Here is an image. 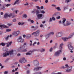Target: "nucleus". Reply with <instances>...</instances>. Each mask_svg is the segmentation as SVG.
Returning <instances> with one entry per match:
<instances>
[{
    "instance_id": "14",
    "label": "nucleus",
    "mask_w": 74,
    "mask_h": 74,
    "mask_svg": "<svg viewBox=\"0 0 74 74\" xmlns=\"http://www.w3.org/2000/svg\"><path fill=\"white\" fill-rule=\"evenodd\" d=\"M0 29H3V28H7L8 27L5 25H0Z\"/></svg>"
},
{
    "instance_id": "35",
    "label": "nucleus",
    "mask_w": 74,
    "mask_h": 74,
    "mask_svg": "<svg viewBox=\"0 0 74 74\" xmlns=\"http://www.w3.org/2000/svg\"><path fill=\"white\" fill-rule=\"evenodd\" d=\"M10 5H11V4H8L6 5V6L7 7H8L10 6Z\"/></svg>"
},
{
    "instance_id": "55",
    "label": "nucleus",
    "mask_w": 74,
    "mask_h": 74,
    "mask_svg": "<svg viewBox=\"0 0 74 74\" xmlns=\"http://www.w3.org/2000/svg\"><path fill=\"white\" fill-rule=\"evenodd\" d=\"M15 70L14 69H13L12 70V73H14L15 72Z\"/></svg>"
},
{
    "instance_id": "58",
    "label": "nucleus",
    "mask_w": 74,
    "mask_h": 74,
    "mask_svg": "<svg viewBox=\"0 0 74 74\" xmlns=\"http://www.w3.org/2000/svg\"><path fill=\"white\" fill-rule=\"evenodd\" d=\"M50 52H52V48H51L50 49Z\"/></svg>"
},
{
    "instance_id": "18",
    "label": "nucleus",
    "mask_w": 74,
    "mask_h": 74,
    "mask_svg": "<svg viewBox=\"0 0 74 74\" xmlns=\"http://www.w3.org/2000/svg\"><path fill=\"white\" fill-rule=\"evenodd\" d=\"M25 48V46L24 45H23L22 46H21L19 48H18V51H21V49H24Z\"/></svg>"
},
{
    "instance_id": "13",
    "label": "nucleus",
    "mask_w": 74,
    "mask_h": 74,
    "mask_svg": "<svg viewBox=\"0 0 74 74\" xmlns=\"http://www.w3.org/2000/svg\"><path fill=\"white\" fill-rule=\"evenodd\" d=\"M62 33L61 32H60L56 34V36L57 37H60L62 36Z\"/></svg>"
},
{
    "instance_id": "26",
    "label": "nucleus",
    "mask_w": 74,
    "mask_h": 74,
    "mask_svg": "<svg viewBox=\"0 0 74 74\" xmlns=\"http://www.w3.org/2000/svg\"><path fill=\"white\" fill-rule=\"evenodd\" d=\"M55 8L56 9H57V10L58 11H61V9H60V7H58L57 8Z\"/></svg>"
},
{
    "instance_id": "24",
    "label": "nucleus",
    "mask_w": 74,
    "mask_h": 74,
    "mask_svg": "<svg viewBox=\"0 0 74 74\" xmlns=\"http://www.w3.org/2000/svg\"><path fill=\"white\" fill-rule=\"evenodd\" d=\"M0 10H5V8L3 6L2 7L0 8Z\"/></svg>"
},
{
    "instance_id": "9",
    "label": "nucleus",
    "mask_w": 74,
    "mask_h": 74,
    "mask_svg": "<svg viewBox=\"0 0 74 74\" xmlns=\"http://www.w3.org/2000/svg\"><path fill=\"white\" fill-rule=\"evenodd\" d=\"M60 53H62V50H61L55 53V55L56 56H58Z\"/></svg>"
},
{
    "instance_id": "57",
    "label": "nucleus",
    "mask_w": 74,
    "mask_h": 74,
    "mask_svg": "<svg viewBox=\"0 0 74 74\" xmlns=\"http://www.w3.org/2000/svg\"><path fill=\"white\" fill-rule=\"evenodd\" d=\"M30 22H31L32 23H34V21L33 20H31V21Z\"/></svg>"
},
{
    "instance_id": "15",
    "label": "nucleus",
    "mask_w": 74,
    "mask_h": 74,
    "mask_svg": "<svg viewBox=\"0 0 74 74\" xmlns=\"http://www.w3.org/2000/svg\"><path fill=\"white\" fill-rule=\"evenodd\" d=\"M32 35H34V37H36L37 36V31L34 32L31 34Z\"/></svg>"
},
{
    "instance_id": "6",
    "label": "nucleus",
    "mask_w": 74,
    "mask_h": 74,
    "mask_svg": "<svg viewBox=\"0 0 74 74\" xmlns=\"http://www.w3.org/2000/svg\"><path fill=\"white\" fill-rule=\"evenodd\" d=\"M19 34V31H14L12 34L15 37H16Z\"/></svg>"
},
{
    "instance_id": "61",
    "label": "nucleus",
    "mask_w": 74,
    "mask_h": 74,
    "mask_svg": "<svg viewBox=\"0 0 74 74\" xmlns=\"http://www.w3.org/2000/svg\"><path fill=\"white\" fill-rule=\"evenodd\" d=\"M31 28H32V29H34L35 27L34 26H31Z\"/></svg>"
},
{
    "instance_id": "23",
    "label": "nucleus",
    "mask_w": 74,
    "mask_h": 74,
    "mask_svg": "<svg viewBox=\"0 0 74 74\" xmlns=\"http://www.w3.org/2000/svg\"><path fill=\"white\" fill-rule=\"evenodd\" d=\"M42 68V66H38L37 67V71H39L41 70V69Z\"/></svg>"
},
{
    "instance_id": "34",
    "label": "nucleus",
    "mask_w": 74,
    "mask_h": 74,
    "mask_svg": "<svg viewBox=\"0 0 74 74\" xmlns=\"http://www.w3.org/2000/svg\"><path fill=\"white\" fill-rule=\"evenodd\" d=\"M9 38V36H7L5 38V40H8V38Z\"/></svg>"
},
{
    "instance_id": "54",
    "label": "nucleus",
    "mask_w": 74,
    "mask_h": 74,
    "mask_svg": "<svg viewBox=\"0 0 74 74\" xmlns=\"http://www.w3.org/2000/svg\"><path fill=\"white\" fill-rule=\"evenodd\" d=\"M32 20H31V19L30 18H29L28 19L27 21H28V22H30Z\"/></svg>"
},
{
    "instance_id": "25",
    "label": "nucleus",
    "mask_w": 74,
    "mask_h": 74,
    "mask_svg": "<svg viewBox=\"0 0 74 74\" xmlns=\"http://www.w3.org/2000/svg\"><path fill=\"white\" fill-rule=\"evenodd\" d=\"M5 44H6V43H5L4 42H2L0 43V45L1 46L2 45L3 47H4V46H5Z\"/></svg>"
},
{
    "instance_id": "40",
    "label": "nucleus",
    "mask_w": 74,
    "mask_h": 74,
    "mask_svg": "<svg viewBox=\"0 0 74 74\" xmlns=\"http://www.w3.org/2000/svg\"><path fill=\"white\" fill-rule=\"evenodd\" d=\"M16 21V20L15 18H14L12 20V22H15Z\"/></svg>"
},
{
    "instance_id": "48",
    "label": "nucleus",
    "mask_w": 74,
    "mask_h": 74,
    "mask_svg": "<svg viewBox=\"0 0 74 74\" xmlns=\"http://www.w3.org/2000/svg\"><path fill=\"white\" fill-rule=\"evenodd\" d=\"M50 35L52 34V35H53L54 34V32H51L50 33Z\"/></svg>"
},
{
    "instance_id": "12",
    "label": "nucleus",
    "mask_w": 74,
    "mask_h": 74,
    "mask_svg": "<svg viewBox=\"0 0 74 74\" xmlns=\"http://www.w3.org/2000/svg\"><path fill=\"white\" fill-rule=\"evenodd\" d=\"M66 72H70L72 71V66H71L66 69Z\"/></svg>"
},
{
    "instance_id": "42",
    "label": "nucleus",
    "mask_w": 74,
    "mask_h": 74,
    "mask_svg": "<svg viewBox=\"0 0 74 74\" xmlns=\"http://www.w3.org/2000/svg\"><path fill=\"white\" fill-rule=\"evenodd\" d=\"M0 66L1 67V69H3L4 68V66H2V64L1 63H0Z\"/></svg>"
},
{
    "instance_id": "51",
    "label": "nucleus",
    "mask_w": 74,
    "mask_h": 74,
    "mask_svg": "<svg viewBox=\"0 0 74 74\" xmlns=\"http://www.w3.org/2000/svg\"><path fill=\"white\" fill-rule=\"evenodd\" d=\"M11 68H12V69H15V66H11Z\"/></svg>"
},
{
    "instance_id": "22",
    "label": "nucleus",
    "mask_w": 74,
    "mask_h": 74,
    "mask_svg": "<svg viewBox=\"0 0 74 74\" xmlns=\"http://www.w3.org/2000/svg\"><path fill=\"white\" fill-rule=\"evenodd\" d=\"M50 36H51V34H50V33L46 35H45V37L46 38H48V37H49Z\"/></svg>"
},
{
    "instance_id": "17",
    "label": "nucleus",
    "mask_w": 74,
    "mask_h": 74,
    "mask_svg": "<svg viewBox=\"0 0 74 74\" xmlns=\"http://www.w3.org/2000/svg\"><path fill=\"white\" fill-rule=\"evenodd\" d=\"M20 3L19 0H16L15 2L13 4V5H16V4H19Z\"/></svg>"
},
{
    "instance_id": "5",
    "label": "nucleus",
    "mask_w": 74,
    "mask_h": 74,
    "mask_svg": "<svg viewBox=\"0 0 74 74\" xmlns=\"http://www.w3.org/2000/svg\"><path fill=\"white\" fill-rule=\"evenodd\" d=\"M67 46L69 50H73V47L71 45V43H69L68 44Z\"/></svg>"
},
{
    "instance_id": "3",
    "label": "nucleus",
    "mask_w": 74,
    "mask_h": 74,
    "mask_svg": "<svg viewBox=\"0 0 74 74\" xmlns=\"http://www.w3.org/2000/svg\"><path fill=\"white\" fill-rule=\"evenodd\" d=\"M8 52L9 53V55H14V54H16V51H14L12 50L8 51Z\"/></svg>"
},
{
    "instance_id": "30",
    "label": "nucleus",
    "mask_w": 74,
    "mask_h": 74,
    "mask_svg": "<svg viewBox=\"0 0 74 74\" xmlns=\"http://www.w3.org/2000/svg\"><path fill=\"white\" fill-rule=\"evenodd\" d=\"M35 51H37V49H34L32 51H30V52L31 53H32L33 52H35Z\"/></svg>"
},
{
    "instance_id": "37",
    "label": "nucleus",
    "mask_w": 74,
    "mask_h": 74,
    "mask_svg": "<svg viewBox=\"0 0 74 74\" xmlns=\"http://www.w3.org/2000/svg\"><path fill=\"white\" fill-rule=\"evenodd\" d=\"M70 1H71V0H66L65 2L66 3H69V2H70Z\"/></svg>"
},
{
    "instance_id": "46",
    "label": "nucleus",
    "mask_w": 74,
    "mask_h": 74,
    "mask_svg": "<svg viewBox=\"0 0 74 74\" xmlns=\"http://www.w3.org/2000/svg\"><path fill=\"white\" fill-rule=\"evenodd\" d=\"M8 71H5L4 72V74H8Z\"/></svg>"
},
{
    "instance_id": "41",
    "label": "nucleus",
    "mask_w": 74,
    "mask_h": 74,
    "mask_svg": "<svg viewBox=\"0 0 74 74\" xmlns=\"http://www.w3.org/2000/svg\"><path fill=\"white\" fill-rule=\"evenodd\" d=\"M41 12L42 14H45V12L44 10L41 11Z\"/></svg>"
},
{
    "instance_id": "43",
    "label": "nucleus",
    "mask_w": 74,
    "mask_h": 74,
    "mask_svg": "<svg viewBox=\"0 0 74 74\" xmlns=\"http://www.w3.org/2000/svg\"><path fill=\"white\" fill-rule=\"evenodd\" d=\"M14 12H15V13L16 14H18V12H19V11L18 10H15Z\"/></svg>"
},
{
    "instance_id": "63",
    "label": "nucleus",
    "mask_w": 74,
    "mask_h": 74,
    "mask_svg": "<svg viewBox=\"0 0 74 74\" xmlns=\"http://www.w3.org/2000/svg\"><path fill=\"white\" fill-rule=\"evenodd\" d=\"M63 60H66V58L65 57L63 58Z\"/></svg>"
},
{
    "instance_id": "47",
    "label": "nucleus",
    "mask_w": 74,
    "mask_h": 74,
    "mask_svg": "<svg viewBox=\"0 0 74 74\" xmlns=\"http://www.w3.org/2000/svg\"><path fill=\"white\" fill-rule=\"evenodd\" d=\"M56 18L57 19H59L60 18V16H58Z\"/></svg>"
},
{
    "instance_id": "44",
    "label": "nucleus",
    "mask_w": 74,
    "mask_h": 74,
    "mask_svg": "<svg viewBox=\"0 0 74 74\" xmlns=\"http://www.w3.org/2000/svg\"><path fill=\"white\" fill-rule=\"evenodd\" d=\"M40 31L39 30H37V34L38 35H39V34H40Z\"/></svg>"
},
{
    "instance_id": "10",
    "label": "nucleus",
    "mask_w": 74,
    "mask_h": 74,
    "mask_svg": "<svg viewBox=\"0 0 74 74\" xmlns=\"http://www.w3.org/2000/svg\"><path fill=\"white\" fill-rule=\"evenodd\" d=\"M12 15V13H10V14H5L4 17V18H7L8 16V17H10V16H11Z\"/></svg>"
},
{
    "instance_id": "38",
    "label": "nucleus",
    "mask_w": 74,
    "mask_h": 74,
    "mask_svg": "<svg viewBox=\"0 0 74 74\" xmlns=\"http://www.w3.org/2000/svg\"><path fill=\"white\" fill-rule=\"evenodd\" d=\"M23 16L24 18H27V15L25 14H24Z\"/></svg>"
},
{
    "instance_id": "31",
    "label": "nucleus",
    "mask_w": 74,
    "mask_h": 74,
    "mask_svg": "<svg viewBox=\"0 0 74 74\" xmlns=\"http://www.w3.org/2000/svg\"><path fill=\"white\" fill-rule=\"evenodd\" d=\"M33 70L34 72H36L37 71V68H34Z\"/></svg>"
},
{
    "instance_id": "11",
    "label": "nucleus",
    "mask_w": 74,
    "mask_h": 74,
    "mask_svg": "<svg viewBox=\"0 0 74 74\" xmlns=\"http://www.w3.org/2000/svg\"><path fill=\"white\" fill-rule=\"evenodd\" d=\"M3 57H7V56H9V53L8 52H6L5 53H3L2 54Z\"/></svg>"
},
{
    "instance_id": "1",
    "label": "nucleus",
    "mask_w": 74,
    "mask_h": 74,
    "mask_svg": "<svg viewBox=\"0 0 74 74\" xmlns=\"http://www.w3.org/2000/svg\"><path fill=\"white\" fill-rule=\"evenodd\" d=\"M74 35V33H73L67 38H62V40L63 41H64V42H66V41H68V40H69L70 38H71V37H73Z\"/></svg>"
},
{
    "instance_id": "36",
    "label": "nucleus",
    "mask_w": 74,
    "mask_h": 74,
    "mask_svg": "<svg viewBox=\"0 0 74 74\" xmlns=\"http://www.w3.org/2000/svg\"><path fill=\"white\" fill-rule=\"evenodd\" d=\"M11 29H6V31L8 32H11Z\"/></svg>"
},
{
    "instance_id": "21",
    "label": "nucleus",
    "mask_w": 74,
    "mask_h": 74,
    "mask_svg": "<svg viewBox=\"0 0 74 74\" xmlns=\"http://www.w3.org/2000/svg\"><path fill=\"white\" fill-rule=\"evenodd\" d=\"M62 19V23H63V25L64 26V25L65 24L64 23H65L66 21V19L64 18H63Z\"/></svg>"
},
{
    "instance_id": "50",
    "label": "nucleus",
    "mask_w": 74,
    "mask_h": 74,
    "mask_svg": "<svg viewBox=\"0 0 74 74\" xmlns=\"http://www.w3.org/2000/svg\"><path fill=\"white\" fill-rule=\"evenodd\" d=\"M9 58H7L5 61V62H7L8 60H9Z\"/></svg>"
},
{
    "instance_id": "53",
    "label": "nucleus",
    "mask_w": 74,
    "mask_h": 74,
    "mask_svg": "<svg viewBox=\"0 0 74 74\" xmlns=\"http://www.w3.org/2000/svg\"><path fill=\"white\" fill-rule=\"evenodd\" d=\"M67 9V8H66V7H65V6H64V10L65 11V10H66Z\"/></svg>"
},
{
    "instance_id": "59",
    "label": "nucleus",
    "mask_w": 74,
    "mask_h": 74,
    "mask_svg": "<svg viewBox=\"0 0 74 74\" xmlns=\"http://www.w3.org/2000/svg\"><path fill=\"white\" fill-rule=\"evenodd\" d=\"M27 45V43L26 42H25L24 44H23V45Z\"/></svg>"
},
{
    "instance_id": "32",
    "label": "nucleus",
    "mask_w": 74,
    "mask_h": 74,
    "mask_svg": "<svg viewBox=\"0 0 74 74\" xmlns=\"http://www.w3.org/2000/svg\"><path fill=\"white\" fill-rule=\"evenodd\" d=\"M27 49H23L22 51V52H27Z\"/></svg>"
},
{
    "instance_id": "56",
    "label": "nucleus",
    "mask_w": 74,
    "mask_h": 74,
    "mask_svg": "<svg viewBox=\"0 0 74 74\" xmlns=\"http://www.w3.org/2000/svg\"><path fill=\"white\" fill-rule=\"evenodd\" d=\"M51 6L52 7H56V5H54V4H52L51 5Z\"/></svg>"
},
{
    "instance_id": "16",
    "label": "nucleus",
    "mask_w": 74,
    "mask_h": 74,
    "mask_svg": "<svg viewBox=\"0 0 74 74\" xmlns=\"http://www.w3.org/2000/svg\"><path fill=\"white\" fill-rule=\"evenodd\" d=\"M12 44V41H11L8 43H6V44H7L6 47H9V46H11V45Z\"/></svg>"
},
{
    "instance_id": "64",
    "label": "nucleus",
    "mask_w": 74,
    "mask_h": 74,
    "mask_svg": "<svg viewBox=\"0 0 74 74\" xmlns=\"http://www.w3.org/2000/svg\"><path fill=\"white\" fill-rule=\"evenodd\" d=\"M38 74H42V73L41 72H38Z\"/></svg>"
},
{
    "instance_id": "29",
    "label": "nucleus",
    "mask_w": 74,
    "mask_h": 74,
    "mask_svg": "<svg viewBox=\"0 0 74 74\" xmlns=\"http://www.w3.org/2000/svg\"><path fill=\"white\" fill-rule=\"evenodd\" d=\"M30 37H31V35H30V34H28L27 35V36H26V37L27 38H30Z\"/></svg>"
},
{
    "instance_id": "2",
    "label": "nucleus",
    "mask_w": 74,
    "mask_h": 74,
    "mask_svg": "<svg viewBox=\"0 0 74 74\" xmlns=\"http://www.w3.org/2000/svg\"><path fill=\"white\" fill-rule=\"evenodd\" d=\"M26 62H27V60H26L25 58L24 57L21 58L19 60V62L21 63H22L23 62V63H26Z\"/></svg>"
},
{
    "instance_id": "52",
    "label": "nucleus",
    "mask_w": 74,
    "mask_h": 74,
    "mask_svg": "<svg viewBox=\"0 0 74 74\" xmlns=\"http://www.w3.org/2000/svg\"><path fill=\"white\" fill-rule=\"evenodd\" d=\"M37 29V26H36V27H35L34 29V30H36Z\"/></svg>"
},
{
    "instance_id": "49",
    "label": "nucleus",
    "mask_w": 74,
    "mask_h": 74,
    "mask_svg": "<svg viewBox=\"0 0 74 74\" xmlns=\"http://www.w3.org/2000/svg\"><path fill=\"white\" fill-rule=\"evenodd\" d=\"M37 44V42H34L33 44V45L34 47V45L35 44Z\"/></svg>"
},
{
    "instance_id": "7",
    "label": "nucleus",
    "mask_w": 74,
    "mask_h": 74,
    "mask_svg": "<svg viewBox=\"0 0 74 74\" xmlns=\"http://www.w3.org/2000/svg\"><path fill=\"white\" fill-rule=\"evenodd\" d=\"M71 22H70V21H66V24H64V26H70V25H71Z\"/></svg>"
},
{
    "instance_id": "33",
    "label": "nucleus",
    "mask_w": 74,
    "mask_h": 74,
    "mask_svg": "<svg viewBox=\"0 0 74 74\" xmlns=\"http://www.w3.org/2000/svg\"><path fill=\"white\" fill-rule=\"evenodd\" d=\"M30 51L29 52L27 53H26V55H30L32 54V53H30Z\"/></svg>"
},
{
    "instance_id": "45",
    "label": "nucleus",
    "mask_w": 74,
    "mask_h": 74,
    "mask_svg": "<svg viewBox=\"0 0 74 74\" xmlns=\"http://www.w3.org/2000/svg\"><path fill=\"white\" fill-rule=\"evenodd\" d=\"M63 44H61L60 45V48H61V49H62V46L63 45Z\"/></svg>"
},
{
    "instance_id": "20",
    "label": "nucleus",
    "mask_w": 74,
    "mask_h": 74,
    "mask_svg": "<svg viewBox=\"0 0 74 74\" xmlns=\"http://www.w3.org/2000/svg\"><path fill=\"white\" fill-rule=\"evenodd\" d=\"M52 20H53V21H55L56 20L55 18L53 16L52 18H50V19L49 20V22H52Z\"/></svg>"
},
{
    "instance_id": "19",
    "label": "nucleus",
    "mask_w": 74,
    "mask_h": 74,
    "mask_svg": "<svg viewBox=\"0 0 74 74\" xmlns=\"http://www.w3.org/2000/svg\"><path fill=\"white\" fill-rule=\"evenodd\" d=\"M33 63L35 66H37V60H35L33 61Z\"/></svg>"
},
{
    "instance_id": "39",
    "label": "nucleus",
    "mask_w": 74,
    "mask_h": 74,
    "mask_svg": "<svg viewBox=\"0 0 74 74\" xmlns=\"http://www.w3.org/2000/svg\"><path fill=\"white\" fill-rule=\"evenodd\" d=\"M58 47V44H57V43H56L55 46H54V48H57Z\"/></svg>"
},
{
    "instance_id": "62",
    "label": "nucleus",
    "mask_w": 74,
    "mask_h": 74,
    "mask_svg": "<svg viewBox=\"0 0 74 74\" xmlns=\"http://www.w3.org/2000/svg\"><path fill=\"white\" fill-rule=\"evenodd\" d=\"M65 66L66 67H69V65H68V64H66L65 65Z\"/></svg>"
},
{
    "instance_id": "27",
    "label": "nucleus",
    "mask_w": 74,
    "mask_h": 74,
    "mask_svg": "<svg viewBox=\"0 0 74 74\" xmlns=\"http://www.w3.org/2000/svg\"><path fill=\"white\" fill-rule=\"evenodd\" d=\"M34 11V12H35V13H36V15H37V9H35Z\"/></svg>"
},
{
    "instance_id": "8",
    "label": "nucleus",
    "mask_w": 74,
    "mask_h": 74,
    "mask_svg": "<svg viewBox=\"0 0 74 74\" xmlns=\"http://www.w3.org/2000/svg\"><path fill=\"white\" fill-rule=\"evenodd\" d=\"M43 15L42 14H38L37 15V17L38 19H43Z\"/></svg>"
},
{
    "instance_id": "28",
    "label": "nucleus",
    "mask_w": 74,
    "mask_h": 74,
    "mask_svg": "<svg viewBox=\"0 0 74 74\" xmlns=\"http://www.w3.org/2000/svg\"><path fill=\"white\" fill-rule=\"evenodd\" d=\"M45 51V49L42 48V49L40 51L41 52H44Z\"/></svg>"
},
{
    "instance_id": "60",
    "label": "nucleus",
    "mask_w": 74,
    "mask_h": 74,
    "mask_svg": "<svg viewBox=\"0 0 74 74\" xmlns=\"http://www.w3.org/2000/svg\"><path fill=\"white\" fill-rule=\"evenodd\" d=\"M66 67L64 66H62L61 67V69H66Z\"/></svg>"
},
{
    "instance_id": "4",
    "label": "nucleus",
    "mask_w": 74,
    "mask_h": 74,
    "mask_svg": "<svg viewBox=\"0 0 74 74\" xmlns=\"http://www.w3.org/2000/svg\"><path fill=\"white\" fill-rule=\"evenodd\" d=\"M17 41L22 43L24 42V40L22 38V37L20 36L18 39Z\"/></svg>"
}]
</instances>
